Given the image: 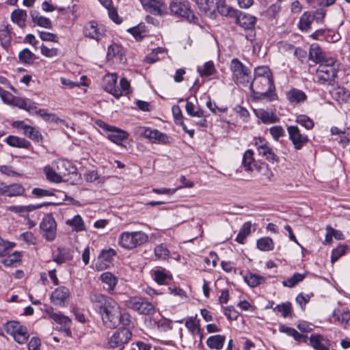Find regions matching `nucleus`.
Returning a JSON list of instances; mask_svg holds the SVG:
<instances>
[{"label":"nucleus","instance_id":"46","mask_svg":"<svg viewBox=\"0 0 350 350\" xmlns=\"http://www.w3.org/2000/svg\"><path fill=\"white\" fill-rule=\"evenodd\" d=\"M19 60L27 64H31L36 59V55L28 49H24L18 53Z\"/></svg>","mask_w":350,"mask_h":350},{"label":"nucleus","instance_id":"7","mask_svg":"<svg viewBox=\"0 0 350 350\" xmlns=\"http://www.w3.org/2000/svg\"><path fill=\"white\" fill-rule=\"evenodd\" d=\"M132 337V333L128 327L120 328L108 339L107 347L109 349L120 348L123 350Z\"/></svg>","mask_w":350,"mask_h":350},{"label":"nucleus","instance_id":"47","mask_svg":"<svg viewBox=\"0 0 350 350\" xmlns=\"http://www.w3.org/2000/svg\"><path fill=\"white\" fill-rule=\"evenodd\" d=\"M306 278V274H301L299 273H295L293 275L292 277L289 278L288 280H284L282 282V284L284 286H287L289 288L294 287L296 284H297L299 282L304 280V279Z\"/></svg>","mask_w":350,"mask_h":350},{"label":"nucleus","instance_id":"29","mask_svg":"<svg viewBox=\"0 0 350 350\" xmlns=\"http://www.w3.org/2000/svg\"><path fill=\"white\" fill-rule=\"evenodd\" d=\"M226 340L225 336L215 335L208 338L206 340L207 346L211 349L219 350L223 348Z\"/></svg>","mask_w":350,"mask_h":350},{"label":"nucleus","instance_id":"6","mask_svg":"<svg viewBox=\"0 0 350 350\" xmlns=\"http://www.w3.org/2000/svg\"><path fill=\"white\" fill-rule=\"evenodd\" d=\"M234 18H235L237 24L249 31L245 35L246 39L251 42L253 41L256 36L254 28L256 18L240 10H237V13Z\"/></svg>","mask_w":350,"mask_h":350},{"label":"nucleus","instance_id":"8","mask_svg":"<svg viewBox=\"0 0 350 350\" xmlns=\"http://www.w3.org/2000/svg\"><path fill=\"white\" fill-rule=\"evenodd\" d=\"M230 70L236 78L237 83L247 85L250 83V70L244 66L237 58H234L230 62Z\"/></svg>","mask_w":350,"mask_h":350},{"label":"nucleus","instance_id":"58","mask_svg":"<svg viewBox=\"0 0 350 350\" xmlns=\"http://www.w3.org/2000/svg\"><path fill=\"white\" fill-rule=\"evenodd\" d=\"M347 247L344 245H339L336 248L334 249L332 252L331 262L334 263L336 262L340 257L343 256L347 250Z\"/></svg>","mask_w":350,"mask_h":350},{"label":"nucleus","instance_id":"32","mask_svg":"<svg viewBox=\"0 0 350 350\" xmlns=\"http://www.w3.org/2000/svg\"><path fill=\"white\" fill-rule=\"evenodd\" d=\"M61 202H44L42 204H38L36 205L29 204L27 206H18L12 207V210H14L16 213H22V212H30L33 210L40 208L44 206H50V205H58L60 204Z\"/></svg>","mask_w":350,"mask_h":350},{"label":"nucleus","instance_id":"41","mask_svg":"<svg viewBox=\"0 0 350 350\" xmlns=\"http://www.w3.org/2000/svg\"><path fill=\"white\" fill-rule=\"evenodd\" d=\"M254 152L252 150H247L243 157L242 164L245 171L250 172L253 171V165L255 163L253 157Z\"/></svg>","mask_w":350,"mask_h":350},{"label":"nucleus","instance_id":"23","mask_svg":"<svg viewBox=\"0 0 350 350\" xmlns=\"http://www.w3.org/2000/svg\"><path fill=\"white\" fill-rule=\"evenodd\" d=\"M33 114L41 117L44 121L48 122L61 123L66 126H68L65 120L60 119L55 113H49L44 109H38L33 112Z\"/></svg>","mask_w":350,"mask_h":350},{"label":"nucleus","instance_id":"52","mask_svg":"<svg viewBox=\"0 0 350 350\" xmlns=\"http://www.w3.org/2000/svg\"><path fill=\"white\" fill-rule=\"evenodd\" d=\"M15 245L14 243L5 241L0 237V256H7Z\"/></svg>","mask_w":350,"mask_h":350},{"label":"nucleus","instance_id":"40","mask_svg":"<svg viewBox=\"0 0 350 350\" xmlns=\"http://www.w3.org/2000/svg\"><path fill=\"white\" fill-rule=\"evenodd\" d=\"M27 17V14L23 10H14L11 14V19L14 23H17L20 27L25 25V22Z\"/></svg>","mask_w":350,"mask_h":350},{"label":"nucleus","instance_id":"14","mask_svg":"<svg viewBox=\"0 0 350 350\" xmlns=\"http://www.w3.org/2000/svg\"><path fill=\"white\" fill-rule=\"evenodd\" d=\"M10 96H11L10 101H8L10 105L17 107L32 114L38 108V104L29 98L14 96L12 94Z\"/></svg>","mask_w":350,"mask_h":350},{"label":"nucleus","instance_id":"11","mask_svg":"<svg viewBox=\"0 0 350 350\" xmlns=\"http://www.w3.org/2000/svg\"><path fill=\"white\" fill-rule=\"evenodd\" d=\"M338 67H326L319 66L317 70V77L318 82L321 84H327L334 85L336 83L338 77Z\"/></svg>","mask_w":350,"mask_h":350},{"label":"nucleus","instance_id":"9","mask_svg":"<svg viewBox=\"0 0 350 350\" xmlns=\"http://www.w3.org/2000/svg\"><path fill=\"white\" fill-rule=\"evenodd\" d=\"M40 233L47 241L51 242L56 238L57 224L51 214L44 215L40 224Z\"/></svg>","mask_w":350,"mask_h":350},{"label":"nucleus","instance_id":"26","mask_svg":"<svg viewBox=\"0 0 350 350\" xmlns=\"http://www.w3.org/2000/svg\"><path fill=\"white\" fill-rule=\"evenodd\" d=\"M11 31L12 28L8 25L5 26L3 29H0V44L6 51L11 46Z\"/></svg>","mask_w":350,"mask_h":350},{"label":"nucleus","instance_id":"63","mask_svg":"<svg viewBox=\"0 0 350 350\" xmlns=\"http://www.w3.org/2000/svg\"><path fill=\"white\" fill-rule=\"evenodd\" d=\"M39 36L40 39L43 41H50L53 42H58V37L56 34L46 32V31H39Z\"/></svg>","mask_w":350,"mask_h":350},{"label":"nucleus","instance_id":"64","mask_svg":"<svg viewBox=\"0 0 350 350\" xmlns=\"http://www.w3.org/2000/svg\"><path fill=\"white\" fill-rule=\"evenodd\" d=\"M41 53L47 57H53L58 55V49L56 48L49 49L42 44L40 47Z\"/></svg>","mask_w":350,"mask_h":350},{"label":"nucleus","instance_id":"34","mask_svg":"<svg viewBox=\"0 0 350 350\" xmlns=\"http://www.w3.org/2000/svg\"><path fill=\"white\" fill-rule=\"evenodd\" d=\"M258 152L259 155L263 157L269 162L274 163L279 161V157L273 152L272 148L268 144L265 146H260V149Z\"/></svg>","mask_w":350,"mask_h":350},{"label":"nucleus","instance_id":"12","mask_svg":"<svg viewBox=\"0 0 350 350\" xmlns=\"http://www.w3.org/2000/svg\"><path fill=\"white\" fill-rule=\"evenodd\" d=\"M144 9L156 16H162L167 13V5L162 0H140Z\"/></svg>","mask_w":350,"mask_h":350},{"label":"nucleus","instance_id":"5","mask_svg":"<svg viewBox=\"0 0 350 350\" xmlns=\"http://www.w3.org/2000/svg\"><path fill=\"white\" fill-rule=\"evenodd\" d=\"M126 305L129 308L142 315H152L156 312L154 306L146 298L142 297H131L126 301Z\"/></svg>","mask_w":350,"mask_h":350},{"label":"nucleus","instance_id":"45","mask_svg":"<svg viewBox=\"0 0 350 350\" xmlns=\"http://www.w3.org/2000/svg\"><path fill=\"white\" fill-rule=\"evenodd\" d=\"M48 314L51 319H53L55 323H59L62 325L63 327L66 326L71 325V320L68 317L64 316L62 314H57L55 312H49L48 311Z\"/></svg>","mask_w":350,"mask_h":350},{"label":"nucleus","instance_id":"22","mask_svg":"<svg viewBox=\"0 0 350 350\" xmlns=\"http://www.w3.org/2000/svg\"><path fill=\"white\" fill-rule=\"evenodd\" d=\"M57 168L63 177H66L68 175H72L77 177L79 175L77 167L66 160L58 162Z\"/></svg>","mask_w":350,"mask_h":350},{"label":"nucleus","instance_id":"36","mask_svg":"<svg viewBox=\"0 0 350 350\" xmlns=\"http://www.w3.org/2000/svg\"><path fill=\"white\" fill-rule=\"evenodd\" d=\"M101 281L107 285L106 290L111 292L117 284V278L110 272L103 273L100 275Z\"/></svg>","mask_w":350,"mask_h":350},{"label":"nucleus","instance_id":"37","mask_svg":"<svg viewBox=\"0 0 350 350\" xmlns=\"http://www.w3.org/2000/svg\"><path fill=\"white\" fill-rule=\"evenodd\" d=\"M257 248L263 252L271 251L274 248V243L271 238L265 237L260 238L256 242Z\"/></svg>","mask_w":350,"mask_h":350},{"label":"nucleus","instance_id":"16","mask_svg":"<svg viewBox=\"0 0 350 350\" xmlns=\"http://www.w3.org/2000/svg\"><path fill=\"white\" fill-rule=\"evenodd\" d=\"M118 77L116 74L109 75L105 77L104 90L111 94L116 98L122 96V91L116 87Z\"/></svg>","mask_w":350,"mask_h":350},{"label":"nucleus","instance_id":"49","mask_svg":"<svg viewBox=\"0 0 350 350\" xmlns=\"http://www.w3.org/2000/svg\"><path fill=\"white\" fill-rule=\"evenodd\" d=\"M295 121L308 130L312 129L314 126V121L308 116L304 114L297 116Z\"/></svg>","mask_w":350,"mask_h":350},{"label":"nucleus","instance_id":"25","mask_svg":"<svg viewBox=\"0 0 350 350\" xmlns=\"http://www.w3.org/2000/svg\"><path fill=\"white\" fill-rule=\"evenodd\" d=\"M287 98L291 103H304L307 99V96L302 90L293 88L291 90L286 94Z\"/></svg>","mask_w":350,"mask_h":350},{"label":"nucleus","instance_id":"27","mask_svg":"<svg viewBox=\"0 0 350 350\" xmlns=\"http://www.w3.org/2000/svg\"><path fill=\"white\" fill-rule=\"evenodd\" d=\"M325 54L323 53L320 46L314 43L310 45L309 51V59L313 60L316 63H320L324 59Z\"/></svg>","mask_w":350,"mask_h":350},{"label":"nucleus","instance_id":"28","mask_svg":"<svg viewBox=\"0 0 350 350\" xmlns=\"http://www.w3.org/2000/svg\"><path fill=\"white\" fill-rule=\"evenodd\" d=\"M313 21L312 12H305L299 18L298 27L301 31H308L311 29V25Z\"/></svg>","mask_w":350,"mask_h":350},{"label":"nucleus","instance_id":"2","mask_svg":"<svg viewBox=\"0 0 350 350\" xmlns=\"http://www.w3.org/2000/svg\"><path fill=\"white\" fill-rule=\"evenodd\" d=\"M273 78H254L250 83V90L254 100L267 98L274 100L277 96L275 93Z\"/></svg>","mask_w":350,"mask_h":350},{"label":"nucleus","instance_id":"38","mask_svg":"<svg viewBox=\"0 0 350 350\" xmlns=\"http://www.w3.org/2000/svg\"><path fill=\"white\" fill-rule=\"evenodd\" d=\"M23 134L33 142L37 143L42 142L43 137L41 133L32 126L29 125L28 127H26Z\"/></svg>","mask_w":350,"mask_h":350},{"label":"nucleus","instance_id":"60","mask_svg":"<svg viewBox=\"0 0 350 350\" xmlns=\"http://www.w3.org/2000/svg\"><path fill=\"white\" fill-rule=\"evenodd\" d=\"M7 256H8L2 261L3 264L5 266L12 265L14 262L20 260L21 255L18 252H14L12 254L9 253Z\"/></svg>","mask_w":350,"mask_h":350},{"label":"nucleus","instance_id":"33","mask_svg":"<svg viewBox=\"0 0 350 350\" xmlns=\"http://www.w3.org/2000/svg\"><path fill=\"white\" fill-rule=\"evenodd\" d=\"M244 281L252 288L256 287L265 282V278L259 275L249 273L244 276Z\"/></svg>","mask_w":350,"mask_h":350},{"label":"nucleus","instance_id":"53","mask_svg":"<svg viewBox=\"0 0 350 350\" xmlns=\"http://www.w3.org/2000/svg\"><path fill=\"white\" fill-rule=\"evenodd\" d=\"M13 337L14 340L18 344H25L29 338L27 328L22 325L18 331L16 332L14 335H13Z\"/></svg>","mask_w":350,"mask_h":350},{"label":"nucleus","instance_id":"21","mask_svg":"<svg viewBox=\"0 0 350 350\" xmlns=\"http://www.w3.org/2000/svg\"><path fill=\"white\" fill-rule=\"evenodd\" d=\"M309 344L315 350H329V341L320 334H312L309 338Z\"/></svg>","mask_w":350,"mask_h":350},{"label":"nucleus","instance_id":"13","mask_svg":"<svg viewBox=\"0 0 350 350\" xmlns=\"http://www.w3.org/2000/svg\"><path fill=\"white\" fill-rule=\"evenodd\" d=\"M287 131L289 139L296 150H300L308 142L307 135H302L297 126H288Z\"/></svg>","mask_w":350,"mask_h":350},{"label":"nucleus","instance_id":"3","mask_svg":"<svg viewBox=\"0 0 350 350\" xmlns=\"http://www.w3.org/2000/svg\"><path fill=\"white\" fill-rule=\"evenodd\" d=\"M148 240V236L142 231L123 232L120 234L118 243L126 250H132L142 245Z\"/></svg>","mask_w":350,"mask_h":350},{"label":"nucleus","instance_id":"57","mask_svg":"<svg viewBox=\"0 0 350 350\" xmlns=\"http://www.w3.org/2000/svg\"><path fill=\"white\" fill-rule=\"evenodd\" d=\"M154 254L159 258L166 259L169 257L170 252L163 244H160L155 247Z\"/></svg>","mask_w":350,"mask_h":350},{"label":"nucleus","instance_id":"43","mask_svg":"<svg viewBox=\"0 0 350 350\" xmlns=\"http://www.w3.org/2000/svg\"><path fill=\"white\" fill-rule=\"evenodd\" d=\"M215 10L218 11L219 14L224 16H229L230 17H234L237 13V10L230 7H228L224 1L221 0L220 3H217Z\"/></svg>","mask_w":350,"mask_h":350},{"label":"nucleus","instance_id":"54","mask_svg":"<svg viewBox=\"0 0 350 350\" xmlns=\"http://www.w3.org/2000/svg\"><path fill=\"white\" fill-rule=\"evenodd\" d=\"M254 78H273V75L269 67L258 66L254 70Z\"/></svg>","mask_w":350,"mask_h":350},{"label":"nucleus","instance_id":"35","mask_svg":"<svg viewBox=\"0 0 350 350\" xmlns=\"http://www.w3.org/2000/svg\"><path fill=\"white\" fill-rule=\"evenodd\" d=\"M25 189L22 185L18 183L5 185V194L7 196H18L23 195Z\"/></svg>","mask_w":350,"mask_h":350},{"label":"nucleus","instance_id":"59","mask_svg":"<svg viewBox=\"0 0 350 350\" xmlns=\"http://www.w3.org/2000/svg\"><path fill=\"white\" fill-rule=\"evenodd\" d=\"M154 280L160 285L167 283V280H170L171 278L169 277L166 273L160 270H157L154 273Z\"/></svg>","mask_w":350,"mask_h":350},{"label":"nucleus","instance_id":"51","mask_svg":"<svg viewBox=\"0 0 350 350\" xmlns=\"http://www.w3.org/2000/svg\"><path fill=\"white\" fill-rule=\"evenodd\" d=\"M198 71L201 77H204L213 75L216 72V70L213 62L210 61L204 64L203 68L198 67Z\"/></svg>","mask_w":350,"mask_h":350},{"label":"nucleus","instance_id":"44","mask_svg":"<svg viewBox=\"0 0 350 350\" xmlns=\"http://www.w3.org/2000/svg\"><path fill=\"white\" fill-rule=\"evenodd\" d=\"M122 48L118 44L113 43L108 47L107 57L111 59L113 57H118L122 60Z\"/></svg>","mask_w":350,"mask_h":350},{"label":"nucleus","instance_id":"17","mask_svg":"<svg viewBox=\"0 0 350 350\" xmlns=\"http://www.w3.org/2000/svg\"><path fill=\"white\" fill-rule=\"evenodd\" d=\"M83 34L85 37L96 40L97 41H98L102 36V33L98 27V23L94 21L86 23L83 29Z\"/></svg>","mask_w":350,"mask_h":350},{"label":"nucleus","instance_id":"61","mask_svg":"<svg viewBox=\"0 0 350 350\" xmlns=\"http://www.w3.org/2000/svg\"><path fill=\"white\" fill-rule=\"evenodd\" d=\"M325 15L326 10L323 8L317 9L313 13L312 12V17L313 18V20L315 21L317 23H323Z\"/></svg>","mask_w":350,"mask_h":350},{"label":"nucleus","instance_id":"18","mask_svg":"<svg viewBox=\"0 0 350 350\" xmlns=\"http://www.w3.org/2000/svg\"><path fill=\"white\" fill-rule=\"evenodd\" d=\"M255 116L264 124H273L278 122L280 118L273 112H269L264 109H254Z\"/></svg>","mask_w":350,"mask_h":350},{"label":"nucleus","instance_id":"31","mask_svg":"<svg viewBox=\"0 0 350 350\" xmlns=\"http://www.w3.org/2000/svg\"><path fill=\"white\" fill-rule=\"evenodd\" d=\"M185 326L189 329L190 333L194 336H199L200 342H202L203 335L201 333L199 323H196L193 317H189L185 322Z\"/></svg>","mask_w":350,"mask_h":350},{"label":"nucleus","instance_id":"15","mask_svg":"<svg viewBox=\"0 0 350 350\" xmlns=\"http://www.w3.org/2000/svg\"><path fill=\"white\" fill-rule=\"evenodd\" d=\"M332 98L340 105L348 103L350 100V92L343 86L338 85L330 91Z\"/></svg>","mask_w":350,"mask_h":350},{"label":"nucleus","instance_id":"30","mask_svg":"<svg viewBox=\"0 0 350 350\" xmlns=\"http://www.w3.org/2000/svg\"><path fill=\"white\" fill-rule=\"evenodd\" d=\"M57 254L53 255V260L59 265L64 263L67 260L72 259V256L68 250L64 247H58Z\"/></svg>","mask_w":350,"mask_h":350},{"label":"nucleus","instance_id":"39","mask_svg":"<svg viewBox=\"0 0 350 350\" xmlns=\"http://www.w3.org/2000/svg\"><path fill=\"white\" fill-rule=\"evenodd\" d=\"M44 172L48 180L53 183H61L63 176L61 173L56 172L50 165H46L44 167Z\"/></svg>","mask_w":350,"mask_h":350},{"label":"nucleus","instance_id":"4","mask_svg":"<svg viewBox=\"0 0 350 350\" xmlns=\"http://www.w3.org/2000/svg\"><path fill=\"white\" fill-rule=\"evenodd\" d=\"M169 8L171 13L177 17L185 18L189 23L198 22V18L191 10L187 0H173L170 2Z\"/></svg>","mask_w":350,"mask_h":350},{"label":"nucleus","instance_id":"62","mask_svg":"<svg viewBox=\"0 0 350 350\" xmlns=\"http://www.w3.org/2000/svg\"><path fill=\"white\" fill-rule=\"evenodd\" d=\"M118 325L121 323L124 327L129 326L131 323V317L128 312L121 313L119 312Z\"/></svg>","mask_w":350,"mask_h":350},{"label":"nucleus","instance_id":"42","mask_svg":"<svg viewBox=\"0 0 350 350\" xmlns=\"http://www.w3.org/2000/svg\"><path fill=\"white\" fill-rule=\"evenodd\" d=\"M252 224L250 222H245L241 226L239 232L238 233L236 241L240 244H244L247 237L251 233Z\"/></svg>","mask_w":350,"mask_h":350},{"label":"nucleus","instance_id":"48","mask_svg":"<svg viewBox=\"0 0 350 350\" xmlns=\"http://www.w3.org/2000/svg\"><path fill=\"white\" fill-rule=\"evenodd\" d=\"M66 224L72 227L77 232L82 231L85 229L84 222L80 215H75L72 219L66 221Z\"/></svg>","mask_w":350,"mask_h":350},{"label":"nucleus","instance_id":"19","mask_svg":"<svg viewBox=\"0 0 350 350\" xmlns=\"http://www.w3.org/2000/svg\"><path fill=\"white\" fill-rule=\"evenodd\" d=\"M5 142L10 146L18 148L29 149L31 148V144L25 138L19 137L15 135H9Z\"/></svg>","mask_w":350,"mask_h":350},{"label":"nucleus","instance_id":"1","mask_svg":"<svg viewBox=\"0 0 350 350\" xmlns=\"http://www.w3.org/2000/svg\"><path fill=\"white\" fill-rule=\"evenodd\" d=\"M94 308L101 316L103 325L110 329L118 326L120 308L112 298L99 293L92 292L89 295Z\"/></svg>","mask_w":350,"mask_h":350},{"label":"nucleus","instance_id":"55","mask_svg":"<svg viewBox=\"0 0 350 350\" xmlns=\"http://www.w3.org/2000/svg\"><path fill=\"white\" fill-rule=\"evenodd\" d=\"M134 133L135 135H139L141 137H144L150 140L151 136L153 134V129L146 126H136L134 129Z\"/></svg>","mask_w":350,"mask_h":350},{"label":"nucleus","instance_id":"56","mask_svg":"<svg viewBox=\"0 0 350 350\" xmlns=\"http://www.w3.org/2000/svg\"><path fill=\"white\" fill-rule=\"evenodd\" d=\"M21 326L19 322L15 321H8L4 325L7 334L12 336L18 331Z\"/></svg>","mask_w":350,"mask_h":350},{"label":"nucleus","instance_id":"20","mask_svg":"<svg viewBox=\"0 0 350 350\" xmlns=\"http://www.w3.org/2000/svg\"><path fill=\"white\" fill-rule=\"evenodd\" d=\"M69 295L70 291L68 288L65 286H60L52 293L51 299L55 304L62 305L68 298Z\"/></svg>","mask_w":350,"mask_h":350},{"label":"nucleus","instance_id":"24","mask_svg":"<svg viewBox=\"0 0 350 350\" xmlns=\"http://www.w3.org/2000/svg\"><path fill=\"white\" fill-rule=\"evenodd\" d=\"M30 16L32 22L38 26L46 29H52L53 25L51 20L45 16H40L38 11L31 10L30 12Z\"/></svg>","mask_w":350,"mask_h":350},{"label":"nucleus","instance_id":"50","mask_svg":"<svg viewBox=\"0 0 350 350\" xmlns=\"http://www.w3.org/2000/svg\"><path fill=\"white\" fill-rule=\"evenodd\" d=\"M275 312H281L283 317H287L292 313V305L290 302L287 301L282 304L277 305L273 308Z\"/></svg>","mask_w":350,"mask_h":350},{"label":"nucleus","instance_id":"10","mask_svg":"<svg viewBox=\"0 0 350 350\" xmlns=\"http://www.w3.org/2000/svg\"><path fill=\"white\" fill-rule=\"evenodd\" d=\"M96 124L105 131L108 132L107 138L117 145H122V142L129 137V133L119 128L108 125L101 120L97 121Z\"/></svg>","mask_w":350,"mask_h":350}]
</instances>
